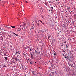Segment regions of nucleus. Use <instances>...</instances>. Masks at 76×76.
Listing matches in <instances>:
<instances>
[{
	"label": "nucleus",
	"instance_id": "39",
	"mask_svg": "<svg viewBox=\"0 0 76 76\" xmlns=\"http://www.w3.org/2000/svg\"><path fill=\"white\" fill-rule=\"evenodd\" d=\"M1 29V28L0 27V29Z\"/></svg>",
	"mask_w": 76,
	"mask_h": 76
},
{
	"label": "nucleus",
	"instance_id": "43",
	"mask_svg": "<svg viewBox=\"0 0 76 76\" xmlns=\"http://www.w3.org/2000/svg\"><path fill=\"white\" fill-rule=\"evenodd\" d=\"M10 29H12V28H10Z\"/></svg>",
	"mask_w": 76,
	"mask_h": 76
},
{
	"label": "nucleus",
	"instance_id": "40",
	"mask_svg": "<svg viewBox=\"0 0 76 76\" xmlns=\"http://www.w3.org/2000/svg\"><path fill=\"white\" fill-rule=\"evenodd\" d=\"M61 46H62H62H63V45H62Z\"/></svg>",
	"mask_w": 76,
	"mask_h": 76
},
{
	"label": "nucleus",
	"instance_id": "11",
	"mask_svg": "<svg viewBox=\"0 0 76 76\" xmlns=\"http://www.w3.org/2000/svg\"><path fill=\"white\" fill-rule=\"evenodd\" d=\"M66 55H65V56H64V57L65 58V59H67V57H66Z\"/></svg>",
	"mask_w": 76,
	"mask_h": 76
},
{
	"label": "nucleus",
	"instance_id": "1",
	"mask_svg": "<svg viewBox=\"0 0 76 76\" xmlns=\"http://www.w3.org/2000/svg\"><path fill=\"white\" fill-rule=\"evenodd\" d=\"M28 26H25L23 28V30L24 31H26V28H27Z\"/></svg>",
	"mask_w": 76,
	"mask_h": 76
},
{
	"label": "nucleus",
	"instance_id": "41",
	"mask_svg": "<svg viewBox=\"0 0 76 76\" xmlns=\"http://www.w3.org/2000/svg\"><path fill=\"white\" fill-rule=\"evenodd\" d=\"M35 63H36V62H35Z\"/></svg>",
	"mask_w": 76,
	"mask_h": 76
},
{
	"label": "nucleus",
	"instance_id": "10",
	"mask_svg": "<svg viewBox=\"0 0 76 76\" xmlns=\"http://www.w3.org/2000/svg\"><path fill=\"white\" fill-rule=\"evenodd\" d=\"M36 23L37 25H39V21H38V23L37 22H36Z\"/></svg>",
	"mask_w": 76,
	"mask_h": 76
},
{
	"label": "nucleus",
	"instance_id": "12",
	"mask_svg": "<svg viewBox=\"0 0 76 76\" xmlns=\"http://www.w3.org/2000/svg\"><path fill=\"white\" fill-rule=\"evenodd\" d=\"M13 34H14V35H16V36H18V34H16L15 33H13Z\"/></svg>",
	"mask_w": 76,
	"mask_h": 76
},
{
	"label": "nucleus",
	"instance_id": "29",
	"mask_svg": "<svg viewBox=\"0 0 76 76\" xmlns=\"http://www.w3.org/2000/svg\"><path fill=\"white\" fill-rule=\"evenodd\" d=\"M64 43H65V44H66V42H64Z\"/></svg>",
	"mask_w": 76,
	"mask_h": 76
},
{
	"label": "nucleus",
	"instance_id": "25",
	"mask_svg": "<svg viewBox=\"0 0 76 76\" xmlns=\"http://www.w3.org/2000/svg\"><path fill=\"white\" fill-rule=\"evenodd\" d=\"M58 35H60V34H59V33H58Z\"/></svg>",
	"mask_w": 76,
	"mask_h": 76
},
{
	"label": "nucleus",
	"instance_id": "6",
	"mask_svg": "<svg viewBox=\"0 0 76 76\" xmlns=\"http://www.w3.org/2000/svg\"><path fill=\"white\" fill-rule=\"evenodd\" d=\"M74 18L75 19H76V14H74Z\"/></svg>",
	"mask_w": 76,
	"mask_h": 76
},
{
	"label": "nucleus",
	"instance_id": "34",
	"mask_svg": "<svg viewBox=\"0 0 76 76\" xmlns=\"http://www.w3.org/2000/svg\"><path fill=\"white\" fill-rule=\"evenodd\" d=\"M63 52H64V53H65V51H63Z\"/></svg>",
	"mask_w": 76,
	"mask_h": 76
},
{
	"label": "nucleus",
	"instance_id": "38",
	"mask_svg": "<svg viewBox=\"0 0 76 76\" xmlns=\"http://www.w3.org/2000/svg\"><path fill=\"white\" fill-rule=\"evenodd\" d=\"M20 27H21V26H20Z\"/></svg>",
	"mask_w": 76,
	"mask_h": 76
},
{
	"label": "nucleus",
	"instance_id": "2",
	"mask_svg": "<svg viewBox=\"0 0 76 76\" xmlns=\"http://www.w3.org/2000/svg\"><path fill=\"white\" fill-rule=\"evenodd\" d=\"M35 54H37V55H39L40 54V52H38L37 51V50L35 51Z\"/></svg>",
	"mask_w": 76,
	"mask_h": 76
},
{
	"label": "nucleus",
	"instance_id": "5",
	"mask_svg": "<svg viewBox=\"0 0 76 76\" xmlns=\"http://www.w3.org/2000/svg\"><path fill=\"white\" fill-rule=\"evenodd\" d=\"M17 31H20V28H18L17 29Z\"/></svg>",
	"mask_w": 76,
	"mask_h": 76
},
{
	"label": "nucleus",
	"instance_id": "7",
	"mask_svg": "<svg viewBox=\"0 0 76 76\" xmlns=\"http://www.w3.org/2000/svg\"><path fill=\"white\" fill-rule=\"evenodd\" d=\"M57 28L58 31H60V28L58 27H57Z\"/></svg>",
	"mask_w": 76,
	"mask_h": 76
},
{
	"label": "nucleus",
	"instance_id": "26",
	"mask_svg": "<svg viewBox=\"0 0 76 76\" xmlns=\"http://www.w3.org/2000/svg\"><path fill=\"white\" fill-rule=\"evenodd\" d=\"M30 63L31 64H32V63H31V62H30Z\"/></svg>",
	"mask_w": 76,
	"mask_h": 76
},
{
	"label": "nucleus",
	"instance_id": "22",
	"mask_svg": "<svg viewBox=\"0 0 76 76\" xmlns=\"http://www.w3.org/2000/svg\"><path fill=\"white\" fill-rule=\"evenodd\" d=\"M51 8L52 9H53V7H51Z\"/></svg>",
	"mask_w": 76,
	"mask_h": 76
},
{
	"label": "nucleus",
	"instance_id": "17",
	"mask_svg": "<svg viewBox=\"0 0 76 76\" xmlns=\"http://www.w3.org/2000/svg\"><path fill=\"white\" fill-rule=\"evenodd\" d=\"M34 27H32L31 28V29H34Z\"/></svg>",
	"mask_w": 76,
	"mask_h": 76
},
{
	"label": "nucleus",
	"instance_id": "16",
	"mask_svg": "<svg viewBox=\"0 0 76 76\" xmlns=\"http://www.w3.org/2000/svg\"><path fill=\"white\" fill-rule=\"evenodd\" d=\"M66 48H69V47H68V46H67V45H66Z\"/></svg>",
	"mask_w": 76,
	"mask_h": 76
},
{
	"label": "nucleus",
	"instance_id": "19",
	"mask_svg": "<svg viewBox=\"0 0 76 76\" xmlns=\"http://www.w3.org/2000/svg\"><path fill=\"white\" fill-rule=\"evenodd\" d=\"M53 55L54 56H56V53H53Z\"/></svg>",
	"mask_w": 76,
	"mask_h": 76
},
{
	"label": "nucleus",
	"instance_id": "24",
	"mask_svg": "<svg viewBox=\"0 0 76 76\" xmlns=\"http://www.w3.org/2000/svg\"><path fill=\"white\" fill-rule=\"evenodd\" d=\"M1 30H3V29H4V28H1Z\"/></svg>",
	"mask_w": 76,
	"mask_h": 76
},
{
	"label": "nucleus",
	"instance_id": "3",
	"mask_svg": "<svg viewBox=\"0 0 76 76\" xmlns=\"http://www.w3.org/2000/svg\"><path fill=\"white\" fill-rule=\"evenodd\" d=\"M15 60L17 61H18V63H19V62H20V60L18 59V58H15Z\"/></svg>",
	"mask_w": 76,
	"mask_h": 76
},
{
	"label": "nucleus",
	"instance_id": "13",
	"mask_svg": "<svg viewBox=\"0 0 76 76\" xmlns=\"http://www.w3.org/2000/svg\"><path fill=\"white\" fill-rule=\"evenodd\" d=\"M39 21H40V22H41L42 23V24H43V23L42 22V21H41V20H39Z\"/></svg>",
	"mask_w": 76,
	"mask_h": 76
},
{
	"label": "nucleus",
	"instance_id": "20",
	"mask_svg": "<svg viewBox=\"0 0 76 76\" xmlns=\"http://www.w3.org/2000/svg\"><path fill=\"white\" fill-rule=\"evenodd\" d=\"M7 53V52H6L5 53H4V55H6V53Z\"/></svg>",
	"mask_w": 76,
	"mask_h": 76
},
{
	"label": "nucleus",
	"instance_id": "8",
	"mask_svg": "<svg viewBox=\"0 0 76 76\" xmlns=\"http://www.w3.org/2000/svg\"><path fill=\"white\" fill-rule=\"evenodd\" d=\"M20 31H24L23 30V28H21L20 29Z\"/></svg>",
	"mask_w": 76,
	"mask_h": 76
},
{
	"label": "nucleus",
	"instance_id": "37",
	"mask_svg": "<svg viewBox=\"0 0 76 76\" xmlns=\"http://www.w3.org/2000/svg\"><path fill=\"white\" fill-rule=\"evenodd\" d=\"M20 69H21V66H20Z\"/></svg>",
	"mask_w": 76,
	"mask_h": 76
},
{
	"label": "nucleus",
	"instance_id": "32",
	"mask_svg": "<svg viewBox=\"0 0 76 76\" xmlns=\"http://www.w3.org/2000/svg\"><path fill=\"white\" fill-rule=\"evenodd\" d=\"M55 1H57V0H55Z\"/></svg>",
	"mask_w": 76,
	"mask_h": 76
},
{
	"label": "nucleus",
	"instance_id": "14",
	"mask_svg": "<svg viewBox=\"0 0 76 76\" xmlns=\"http://www.w3.org/2000/svg\"><path fill=\"white\" fill-rule=\"evenodd\" d=\"M4 58L5 60H7V57H5Z\"/></svg>",
	"mask_w": 76,
	"mask_h": 76
},
{
	"label": "nucleus",
	"instance_id": "9",
	"mask_svg": "<svg viewBox=\"0 0 76 76\" xmlns=\"http://www.w3.org/2000/svg\"><path fill=\"white\" fill-rule=\"evenodd\" d=\"M11 27L12 28H16L15 26H11Z\"/></svg>",
	"mask_w": 76,
	"mask_h": 76
},
{
	"label": "nucleus",
	"instance_id": "28",
	"mask_svg": "<svg viewBox=\"0 0 76 76\" xmlns=\"http://www.w3.org/2000/svg\"><path fill=\"white\" fill-rule=\"evenodd\" d=\"M67 9H69V7H68V8H67Z\"/></svg>",
	"mask_w": 76,
	"mask_h": 76
},
{
	"label": "nucleus",
	"instance_id": "4",
	"mask_svg": "<svg viewBox=\"0 0 76 76\" xmlns=\"http://www.w3.org/2000/svg\"><path fill=\"white\" fill-rule=\"evenodd\" d=\"M31 56L32 59H33V55H32V54H31Z\"/></svg>",
	"mask_w": 76,
	"mask_h": 76
},
{
	"label": "nucleus",
	"instance_id": "21",
	"mask_svg": "<svg viewBox=\"0 0 76 76\" xmlns=\"http://www.w3.org/2000/svg\"><path fill=\"white\" fill-rule=\"evenodd\" d=\"M4 67H6V65H4Z\"/></svg>",
	"mask_w": 76,
	"mask_h": 76
},
{
	"label": "nucleus",
	"instance_id": "27",
	"mask_svg": "<svg viewBox=\"0 0 76 76\" xmlns=\"http://www.w3.org/2000/svg\"><path fill=\"white\" fill-rule=\"evenodd\" d=\"M65 56V55L64 54H63V56Z\"/></svg>",
	"mask_w": 76,
	"mask_h": 76
},
{
	"label": "nucleus",
	"instance_id": "35",
	"mask_svg": "<svg viewBox=\"0 0 76 76\" xmlns=\"http://www.w3.org/2000/svg\"><path fill=\"white\" fill-rule=\"evenodd\" d=\"M74 65H75V63H74Z\"/></svg>",
	"mask_w": 76,
	"mask_h": 76
},
{
	"label": "nucleus",
	"instance_id": "31",
	"mask_svg": "<svg viewBox=\"0 0 76 76\" xmlns=\"http://www.w3.org/2000/svg\"><path fill=\"white\" fill-rule=\"evenodd\" d=\"M19 66L20 67V65H19Z\"/></svg>",
	"mask_w": 76,
	"mask_h": 76
},
{
	"label": "nucleus",
	"instance_id": "46",
	"mask_svg": "<svg viewBox=\"0 0 76 76\" xmlns=\"http://www.w3.org/2000/svg\"><path fill=\"white\" fill-rule=\"evenodd\" d=\"M1 66L0 65V67Z\"/></svg>",
	"mask_w": 76,
	"mask_h": 76
},
{
	"label": "nucleus",
	"instance_id": "23",
	"mask_svg": "<svg viewBox=\"0 0 76 76\" xmlns=\"http://www.w3.org/2000/svg\"><path fill=\"white\" fill-rule=\"evenodd\" d=\"M25 1L26 3H28V1Z\"/></svg>",
	"mask_w": 76,
	"mask_h": 76
},
{
	"label": "nucleus",
	"instance_id": "18",
	"mask_svg": "<svg viewBox=\"0 0 76 76\" xmlns=\"http://www.w3.org/2000/svg\"><path fill=\"white\" fill-rule=\"evenodd\" d=\"M51 67H54V65H53V64H52L51 65Z\"/></svg>",
	"mask_w": 76,
	"mask_h": 76
},
{
	"label": "nucleus",
	"instance_id": "15",
	"mask_svg": "<svg viewBox=\"0 0 76 76\" xmlns=\"http://www.w3.org/2000/svg\"><path fill=\"white\" fill-rule=\"evenodd\" d=\"M48 39H50V37L48 36Z\"/></svg>",
	"mask_w": 76,
	"mask_h": 76
},
{
	"label": "nucleus",
	"instance_id": "30",
	"mask_svg": "<svg viewBox=\"0 0 76 76\" xmlns=\"http://www.w3.org/2000/svg\"><path fill=\"white\" fill-rule=\"evenodd\" d=\"M18 54V52H16V53L15 54Z\"/></svg>",
	"mask_w": 76,
	"mask_h": 76
},
{
	"label": "nucleus",
	"instance_id": "42",
	"mask_svg": "<svg viewBox=\"0 0 76 76\" xmlns=\"http://www.w3.org/2000/svg\"><path fill=\"white\" fill-rule=\"evenodd\" d=\"M5 27H6V26H5Z\"/></svg>",
	"mask_w": 76,
	"mask_h": 76
},
{
	"label": "nucleus",
	"instance_id": "44",
	"mask_svg": "<svg viewBox=\"0 0 76 76\" xmlns=\"http://www.w3.org/2000/svg\"><path fill=\"white\" fill-rule=\"evenodd\" d=\"M71 67H72V65H71Z\"/></svg>",
	"mask_w": 76,
	"mask_h": 76
},
{
	"label": "nucleus",
	"instance_id": "33",
	"mask_svg": "<svg viewBox=\"0 0 76 76\" xmlns=\"http://www.w3.org/2000/svg\"><path fill=\"white\" fill-rule=\"evenodd\" d=\"M50 76H52V75H51V74H50Z\"/></svg>",
	"mask_w": 76,
	"mask_h": 76
},
{
	"label": "nucleus",
	"instance_id": "45",
	"mask_svg": "<svg viewBox=\"0 0 76 76\" xmlns=\"http://www.w3.org/2000/svg\"><path fill=\"white\" fill-rule=\"evenodd\" d=\"M9 28H10V27H9Z\"/></svg>",
	"mask_w": 76,
	"mask_h": 76
},
{
	"label": "nucleus",
	"instance_id": "36",
	"mask_svg": "<svg viewBox=\"0 0 76 76\" xmlns=\"http://www.w3.org/2000/svg\"><path fill=\"white\" fill-rule=\"evenodd\" d=\"M30 51H31V49H30Z\"/></svg>",
	"mask_w": 76,
	"mask_h": 76
}]
</instances>
